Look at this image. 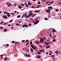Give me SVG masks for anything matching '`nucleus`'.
I'll return each mask as SVG.
<instances>
[{
	"mask_svg": "<svg viewBox=\"0 0 61 61\" xmlns=\"http://www.w3.org/2000/svg\"><path fill=\"white\" fill-rule=\"evenodd\" d=\"M32 5V3L31 2H30L29 1H28V4L27 5H26L25 6L26 7H28L29 6V5Z\"/></svg>",
	"mask_w": 61,
	"mask_h": 61,
	"instance_id": "obj_1",
	"label": "nucleus"
},
{
	"mask_svg": "<svg viewBox=\"0 0 61 61\" xmlns=\"http://www.w3.org/2000/svg\"><path fill=\"white\" fill-rule=\"evenodd\" d=\"M44 40L43 38H42L41 39H40V42L41 43H43V42L44 41Z\"/></svg>",
	"mask_w": 61,
	"mask_h": 61,
	"instance_id": "obj_2",
	"label": "nucleus"
},
{
	"mask_svg": "<svg viewBox=\"0 0 61 61\" xmlns=\"http://www.w3.org/2000/svg\"><path fill=\"white\" fill-rule=\"evenodd\" d=\"M27 14H25H25H23V15H22V18H23L24 17H25V16H27Z\"/></svg>",
	"mask_w": 61,
	"mask_h": 61,
	"instance_id": "obj_3",
	"label": "nucleus"
},
{
	"mask_svg": "<svg viewBox=\"0 0 61 61\" xmlns=\"http://www.w3.org/2000/svg\"><path fill=\"white\" fill-rule=\"evenodd\" d=\"M28 26V25H23V26H22V27L23 28H24V27H27Z\"/></svg>",
	"mask_w": 61,
	"mask_h": 61,
	"instance_id": "obj_4",
	"label": "nucleus"
},
{
	"mask_svg": "<svg viewBox=\"0 0 61 61\" xmlns=\"http://www.w3.org/2000/svg\"><path fill=\"white\" fill-rule=\"evenodd\" d=\"M3 18H5V19H7L8 18L7 16L5 15H4L3 17Z\"/></svg>",
	"mask_w": 61,
	"mask_h": 61,
	"instance_id": "obj_5",
	"label": "nucleus"
},
{
	"mask_svg": "<svg viewBox=\"0 0 61 61\" xmlns=\"http://www.w3.org/2000/svg\"><path fill=\"white\" fill-rule=\"evenodd\" d=\"M45 11L46 13H48L50 12L51 10H49L48 9L47 10H46Z\"/></svg>",
	"mask_w": 61,
	"mask_h": 61,
	"instance_id": "obj_6",
	"label": "nucleus"
},
{
	"mask_svg": "<svg viewBox=\"0 0 61 61\" xmlns=\"http://www.w3.org/2000/svg\"><path fill=\"white\" fill-rule=\"evenodd\" d=\"M33 14V13H31L28 15L29 16V17L31 16Z\"/></svg>",
	"mask_w": 61,
	"mask_h": 61,
	"instance_id": "obj_7",
	"label": "nucleus"
},
{
	"mask_svg": "<svg viewBox=\"0 0 61 61\" xmlns=\"http://www.w3.org/2000/svg\"><path fill=\"white\" fill-rule=\"evenodd\" d=\"M30 51L32 52V53H33L34 52L33 50V49L32 48L30 49Z\"/></svg>",
	"mask_w": 61,
	"mask_h": 61,
	"instance_id": "obj_8",
	"label": "nucleus"
},
{
	"mask_svg": "<svg viewBox=\"0 0 61 61\" xmlns=\"http://www.w3.org/2000/svg\"><path fill=\"white\" fill-rule=\"evenodd\" d=\"M40 12V10H36L34 12L35 13H38Z\"/></svg>",
	"mask_w": 61,
	"mask_h": 61,
	"instance_id": "obj_9",
	"label": "nucleus"
},
{
	"mask_svg": "<svg viewBox=\"0 0 61 61\" xmlns=\"http://www.w3.org/2000/svg\"><path fill=\"white\" fill-rule=\"evenodd\" d=\"M31 47L33 49H34V46L33 45H31Z\"/></svg>",
	"mask_w": 61,
	"mask_h": 61,
	"instance_id": "obj_10",
	"label": "nucleus"
},
{
	"mask_svg": "<svg viewBox=\"0 0 61 61\" xmlns=\"http://www.w3.org/2000/svg\"><path fill=\"white\" fill-rule=\"evenodd\" d=\"M7 57H5L4 58V60L5 61H6L7 60Z\"/></svg>",
	"mask_w": 61,
	"mask_h": 61,
	"instance_id": "obj_11",
	"label": "nucleus"
},
{
	"mask_svg": "<svg viewBox=\"0 0 61 61\" xmlns=\"http://www.w3.org/2000/svg\"><path fill=\"white\" fill-rule=\"evenodd\" d=\"M41 53L40 51H38V53L37 54L38 55H41Z\"/></svg>",
	"mask_w": 61,
	"mask_h": 61,
	"instance_id": "obj_12",
	"label": "nucleus"
},
{
	"mask_svg": "<svg viewBox=\"0 0 61 61\" xmlns=\"http://www.w3.org/2000/svg\"><path fill=\"white\" fill-rule=\"evenodd\" d=\"M41 6V5H37V8H38L39 7H40Z\"/></svg>",
	"mask_w": 61,
	"mask_h": 61,
	"instance_id": "obj_13",
	"label": "nucleus"
},
{
	"mask_svg": "<svg viewBox=\"0 0 61 61\" xmlns=\"http://www.w3.org/2000/svg\"><path fill=\"white\" fill-rule=\"evenodd\" d=\"M42 32H41L40 33V34L41 35V36L43 35V33Z\"/></svg>",
	"mask_w": 61,
	"mask_h": 61,
	"instance_id": "obj_14",
	"label": "nucleus"
},
{
	"mask_svg": "<svg viewBox=\"0 0 61 61\" xmlns=\"http://www.w3.org/2000/svg\"><path fill=\"white\" fill-rule=\"evenodd\" d=\"M18 8L19 9H21L22 8V7L21 6H19L18 7Z\"/></svg>",
	"mask_w": 61,
	"mask_h": 61,
	"instance_id": "obj_15",
	"label": "nucleus"
},
{
	"mask_svg": "<svg viewBox=\"0 0 61 61\" xmlns=\"http://www.w3.org/2000/svg\"><path fill=\"white\" fill-rule=\"evenodd\" d=\"M52 31H53V32H56V31L55 30L53 29L52 30Z\"/></svg>",
	"mask_w": 61,
	"mask_h": 61,
	"instance_id": "obj_16",
	"label": "nucleus"
},
{
	"mask_svg": "<svg viewBox=\"0 0 61 61\" xmlns=\"http://www.w3.org/2000/svg\"><path fill=\"white\" fill-rule=\"evenodd\" d=\"M36 14H35L33 15H32L31 16L32 17H33L35 16H36Z\"/></svg>",
	"mask_w": 61,
	"mask_h": 61,
	"instance_id": "obj_17",
	"label": "nucleus"
},
{
	"mask_svg": "<svg viewBox=\"0 0 61 61\" xmlns=\"http://www.w3.org/2000/svg\"><path fill=\"white\" fill-rule=\"evenodd\" d=\"M29 40H26L25 42L28 43L29 42Z\"/></svg>",
	"mask_w": 61,
	"mask_h": 61,
	"instance_id": "obj_18",
	"label": "nucleus"
},
{
	"mask_svg": "<svg viewBox=\"0 0 61 61\" xmlns=\"http://www.w3.org/2000/svg\"><path fill=\"white\" fill-rule=\"evenodd\" d=\"M4 31H7V30L6 29H5L4 30Z\"/></svg>",
	"mask_w": 61,
	"mask_h": 61,
	"instance_id": "obj_19",
	"label": "nucleus"
},
{
	"mask_svg": "<svg viewBox=\"0 0 61 61\" xmlns=\"http://www.w3.org/2000/svg\"><path fill=\"white\" fill-rule=\"evenodd\" d=\"M38 58H41V56H40V55H38L37 56Z\"/></svg>",
	"mask_w": 61,
	"mask_h": 61,
	"instance_id": "obj_20",
	"label": "nucleus"
},
{
	"mask_svg": "<svg viewBox=\"0 0 61 61\" xmlns=\"http://www.w3.org/2000/svg\"><path fill=\"white\" fill-rule=\"evenodd\" d=\"M49 8L50 9H53L52 7H51V6H49Z\"/></svg>",
	"mask_w": 61,
	"mask_h": 61,
	"instance_id": "obj_21",
	"label": "nucleus"
},
{
	"mask_svg": "<svg viewBox=\"0 0 61 61\" xmlns=\"http://www.w3.org/2000/svg\"><path fill=\"white\" fill-rule=\"evenodd\" d=\"M39 22V21L38 20H37V21H36V23L37 24H38V23Z\"/></svg>",
	"mask_w": 61,
	"mask_h": 61,
	"instance_id": "obj_22",
	"label": "nucleus"
},
{
	"mask_svg": "<svg viewBox=\"0 0 61 61\" xmlns=\"http://www.w3.org/2000/svg\"><path fill=\"white\" fill-rule=\"evenodd\" d=\"M7 15V16H8V17H10V16H11V15H9V14H7L6 15Z\"/></svg>",
	"mask_w": 61,
	"mask_h": 61,
	"instance_id": "obj_23",
	"label": "nucleus"
},
{
	"mask_svg": "<svg viewBox=\"0 0 61 61\" xmlns=\"http://www.w3.org/2000/svg\"><path fill=\"white\" fill-rule=\"evenodd\" d=\"M29 17V15H27L25 17V18H28L29 17Z\"/></svg>",
	"mask_w": 61,
	"mask_h": 61,
	"instance_id": "obj_24",
	"label": "nucleus"
},
{
	"mask_svg": "<svg viewBox=\"0 0 61 61\" xmlns=\"http://www.w3.org/2000/svg\"><path fill=\"white\" fill-rule=\"evenodd\" d=\"M21 5L23 6H24V4H21Z\"/></svg>",
	"mask_w": 61,
	"mask_h": 61,
	"instance_id": "obj_25",
	"label": "nucleus"
},
{
	"mask_svg": "<svg viewBox=\"0 0 61 61\" xmlns=\"http://www.w3.org/2000/svg\"><path fill=\"white\" fill-rule=\"evenodd\" d=\"M20 16H21L20 15H19L17 16V18H19L20 17Z\"/></svg>",
	"mask_w": 61,
	"mask_h": 61,
	"instance_id": "obj_26",
	"label": "nucleus"
},
{
	"mask_svg": "<svg viewBox=\"0 0 61 61\" xmlns=\"http://www.w3.org/2000/svg\"><path fill=\"white\" fill-rule=\"evenodd\" d=\"M59 9H56V12H58L59 10Z\"/></svg>",
	"mask_w": 61,
	"mask_h": 61,
	"instance_id": "obj_27",
	"label": "nucleus"
},
{
	"mask_svg": "<svg viewBox=\"0 0 61 61\" xmlns=\"http://www.w3.org/2000/svg\"><path fill=\"white\" fill-rule=\"evenodd\" d=\"M20 25V24L19 23H17L16 24V25L18 26Z\"/></svg>",
	"mask_w": 61,
	"mask_h": 61,
	"instance_id": "obj_28",
	"label": "nucleus"
},
{
	"mask_svg": "<svg viewBox=\"0 0 61 61\" xmlns=\"http://www.w3.org/2000/svg\"><path fill=\"white\" fill-rule=\"evenodd\" d=\"M56 41V40L55 39H54L53 40V42H55Z\"/></svg>",
	"mask_w": 61,
	"mask_h": 61,
	"instance_id": "obj_29",
	"label": "nucleus"
},
{
	"mask_svg": "<svg viewBox=\"0 0 61 61\" xmlns=\"http://www.w3.org/2000/svg\"><path fill=\"white\" fill-rule=\"evenodd\" d=\"M36 41V43H37V44H40L39 42H38V41Z\"/></svg>",
	"mask_w": 61,
	"mask_h": 61,
	"instance_id": "obj_30",
	"label": "nucleus"
},
{
	"mask_svg": "<svg viewBox=\"0 0 61 61\" xmlns=\"http://www.w3.org/2000/svg\"><path fill=\"white\" fill-rule=\"evenodd\" d=\"M13 21V20H11L9 21V23H11Z\"/></svg>",
	"mask_w": 61,
	"mask_h": 61,
	"instance_id": "obj_31",
	"label": "nucleus"
},
{
	"mask_svg": "<svg viewBox=\"0 0 61 61\" xmlns=\"http://www.w3.org/2000/svg\"><path fill=\"white\" fill-rule=\"evenodd\" d=\"M30 44H31V45H32V41H30Z\"/></svg>",
	"mask_w": 61,
	"mask_h": 61,
	"instance_id": "obj_32",
	"label": "nucleus"
},
{
	"mask_svg": "<svg viewBox=\"0 0 61 61\" xmlns=\"http://www.w3.org/2000/svg\"><path fill=\"white\" fill-rule=\"evenodd\" d=\"M29 26H30L31 25V23L29 24V25H28Z\"/></svg>",
	"mask_w": 61,
	"mask_h": 61,
	"instance_id": "obj_33",
	"label": "nucleus"
},
{
	"mask_svg": "<svg viewBox=\"0 0 61 61\" xmlns=\"http://www.w3.org/2000/svg\"><path fill=\"white\" fill-rule=\"evenodd\" d=\"M9 5L10 6H11L12 5V4L11 3H9Z\"/></svg>",
	"mask_w": 61,
	"mask_h": 61,
	"instance_id": "obj_34",
	"label": "nucleus"
},
{
	"mask_svg": "<svg viewBox=\"0 0 61 61\" xmlns=\"http://www.w3.org/2000/svg\"><path fill=\"white\" fill-rule=\"evenodd\" d=\"M50 47V46H47L46 48L47 49H48V48H49Z\"/></svg>",
	"mask_w": 61,
	"mask_h": 61,
	"instance_id": "obj_35",
	"label": "nucleus"
},
{
	"mask_svg": "<svg viewBox=\"0 0 61 61\" xmlns=\"http://www.w3.org/2000/svg\"><path fill=\"white\" fill-rule=\"evenodd\" d=\"M37 24V23L36 22H35L34 23V25H36V24Z\"/></svg>",
	"mask_w": 61,
	"mask_h": 61,
	"instance_id": "obj_36",
	"label": "nucleus"
},
{
	"mask_svg": "<svg viewBox=\"0 0 61 61\" xmlns=\"http://www.w3.org/2000/svg\"><path fill=\"white\" fill-rule=\"evenodd\" d=\"M15 41H12L11 42V43H15Z\"/></svg>",
	"mask_w": 61,
	"mask_h": 61,
	"instance_id": "obj_37",
	"label": "nucleus"
},
{
	"mask_svg": "<svg viewBox=\"0 0 61 61\" xmlns=\"http://www.w3.org/2000/svg\"><path fill=\"white\" fill-rule=\"evenodd\" d=\"M9 45L8 44H6L5 45V46H8Z\"/></svg>",
	"mask_w": 61,
	"mask_h": 61,
	"instance_id": "obj_38",
	"label": "nucleus"
},
{
	"mask_svg": "<svg viewBox=\"0 0 61 61\" xmlns=\"http://www.w3.org/2000/svg\"><path fill=\"white\" fill-rule=\"evenodd\" d=\"M44 20H48V19L46 18H44Z\"/></svg>",
	"mask_w": 61,
	"mask_h": 61,
	"instance_id": "obj_39",
	"label": "nucleus"
},
{
	"mask_svg": "<svg viewBox=\"0 0 61 61\" xmlns=\"http://www.w3.org/2000/svg\"><path fill=\"white\" fill-rule=\"evenodd\" d=\"M27 54L26 53L25 54V56H26V57H27Z\"/></svg>",
	"mask_w": 61,
	"mask_h": 61,
	"instance_id": "obj_40",
	"label": "nucleus"
},
{
	"mask_svg": "<svg viewBox=\"0 0 61 61\" xmlns=\"http://www.w3.org/2000/svg\"><path fill=\"white\" fill-rule=\"evenodd\" d=\"M58 4L59 5H61V2H60L58 3Z\"/></svg>",
	"mask_w": 61,
	"mask_h": 61,
	"instance_id": "obj_41",
	"label": "nucleus"
},
{
	"mask_svg": "<svg viewBox=\"0 0 61 61\" xmlns=\"http://www.w3.org/2000/svg\"><path fill=\"white\" fill-rule=\"evenodd\" d=\"M38 4H41V3L40 2H38Z\"/></svg>",
	"mask_w": 61,
	"mask_h": 61,
	"instance_id": "obj_42",
	"label": "nucleus"
},
{
	"mask_svg": "<svg viewBox=\"0 0 61 61\" xmlns=\"http://www.w3.org/2000/svg\"><path fill=\"white\" fill-rule=\"evenodd\" d=\"M32 10H30V11H29V12L30 13H32Z\"/></svg>",
	"mask_w": 61,
	"mask_h": 61,
	"instance_id": "obj_43",
	"label": "nucleus"
},
{
	"mask_svg": "<svg viewBox=\"0 0 61 61\" xmlns=\"http://www.w3.org/2000/svg\"><path fill=\"white\" fill-rule=\"evenodd\" d=\"M29 44V43H27L26 44V45L27 46Z\"/></svg>",
	"mask_w": 61,
	"mask_h": 61,
	"instance_id": "obj_44",
	"label": "nucleus"
},
{
	"mask_svg": "<svg viewBox=\"0 0 61 61\" xmlns=\"http://www.w3.org/2000/svg\"><path fill=\"white\" fill-rule=\"evenodd\" d=\"M58 51H57L55 52V53H56V54H57L58 53Z\"/></svg>",
	"mask_w": 61,
	"mask_h": 61,
	"instance_id": "obj_45",
	"label": "nucleus"
},
{
	"mask_svg": "<svg viewBox=\"0 0 61 61\" xmlns=\"http://www.w3.org/2000/svg\"><path fill=\"white\" fill-rule=\"evenodd\" d=\"M25 40H23L22 41H21V42H25Z\"/></svg>",
	"mask_w": 61,
	"mask_h": 61,
	"instance_id": "obj_46",
	"label": "nucleus"
},
{
	"mask_svg": "<svg viewBox=\"0 0 61 61\" xmlns=\"http://www.w3.org/2000/svg\"><path fill=\"white\" fill-rule=\"evenodd\" d=\"M50 37H52V35L51 34H50Z\"/></svg>",
	"mask_w": 61,
	"mask_h": 61,
	"instance_id": "obj_47",
	"label": "nucleus"
},
{
	"mask_svg": "<svg viewBox=\"0 0 61 61\" xmlns=\"http://www.w3.org/2000/svg\"><path fill=\"white\" fill-rule=\"evenodd\" d=\"M8 13V12H5L4 13L5 14H7Z\"/></svg>",
	"mask_w": 61,
	"mask_h": 61,
	"instance_id": "obj_48",
	"label": "nucleus"
},
{
	"mask_svg": "<svg viewBox=\"0 0 61 61\" xmlns=\"http://www.w3.org/2000/svg\"><path fill=\"white\" fill-rule=\"evenodd\" d=\"M48 3H49V2L48 1H47V2L46 3V4H48Z\"/></svg>",
	"mask_w": 61,
	"mask_h": 61,
	"instance_id": "obj_49",
	"label": "nucleus"
},
{
	"mask_svg": "<svg viewBox=\"0 0 61 61\" xmlns=\"http://www.w3.org/2000/svg\"><path fill=\"white\" fill-rule=\"evenodd\" d=\"M3 22V21H2L1 22V23H0V24L1 25L2 24V23Z\"/></svg>",
	"mask_w": 61,
	"mask_h": 61,
	"instance_id": "obj_50",
	"label": "nucleus"
},
{
	"mask_svg": "<svg viewBox=\"0 0 61 61\" xmlns=\"http://www.w3.org/2000/svg\"><path fill=\"white\" fill-rule=\"evenodd\" d=\"M4 29V28L3 27H1V29Z\"/></svg>",
	"mask_w": 61,
	"mask_h": 61,
	"instance_id": "obj_51",
	"label": "nucleus"
},
{
	"mask_svg": "<svg viewBox=\"0 0 61 61\" xmlns=\"http://www.w3.org/2000/svg\"><path fill=\"white\" fill-rule=\"evenodd\" d=\"M43 51V50H39V51H40V52H41V51Z\"/></svg>",
	"mask_w": 61,
	"mask_h": 61,
	"instance_id": "obj_52",
	"label": "nucleus"
},
{
	"mask_svg": "<svg viewBox=\"0 0 61 61\" xmlns=\"http://www.w3.org/2000/svg\"><path fill=\"white\" fill-rule=\"evenodd\" d=\"M45 51L44 50H42V52H44Z\"/></svg>",
	"mask_w": 61,
	"mask_h": 61,
	"instance_id": "obj_53",
	"label": "nucleus"
},
{
	"mask_svg": "<svg viewBox=\"0 0 61 61\" xmlns=\"http://www.w3.org/2000/svg\"><path fill=\"white\" fill-rule=\"evenodd\" d=\"M27 4L26 3H25L24 4V5H27Z\"/></svg>",
	"mask_w": 61,
	"mask_h": 61,
	"instance_id": "obj_54",
	"label": "nucleus"
},
{
	"mask_svg": "<svg viewBox=\"0 0 61 61\" xmlns=\"http://www.w3.org/2000/svg\"><path fill=\"white\" fill-rule=\"evenodd\" d=\"M34 6H32L31 7V8H34Z\"/></svg>",
	"mask_w": 61,
	"mask_h": 61,
	"instance_id": "obj_55",
	"label": "nucleus"
},
{
	"mask_svg": "<svg viewBox=\"0 0 61 61\" xmlns=\"http://www.w3.org/2000/svg\"><path fill=\"white\" fill-rule=\"evenodd\" d=\"M51 56V57H54V56H55V55H52V56Z\"/></svg>",
	"mask_w": 61,
	"mask_h": 61,
	"instance_id": "obj_56",
	"label": "nucleus"
},
{
	"mask_svg": "<svg viewBox=\"0 0 61 61\" xmlns=\"http://www.w3.org/2000/svg\"><path fill=\"white\" fill-rule=\"evenodd\" d=\"M27 56L28 57H30V55L29 54H28L27 55Z\"/></svg>",
	"mask_w": 61,
	"mask_h": 61,
	"instance_id": "obj_57",
	"label": "nucleus"
},
{
	"mask_svg": "<svg viewBox=\"0 0 61 61\" xmlns=\"http://www.w3.org/2000/svg\"><path fill=\"white\" fill-rule=\"evenodd\" d=\"M37 18V19H40V18L39 17H38V18Z\"/></svg>",
	"mask_w": 61,
	"mask_h": 61,
	"instance_id": "obj_58",
	"label": "nucleus"
},
{
	"mask_svg": "<svg viewBox=\"0 0 61 61\" xmlns=\"http://www.w3.org/2000/svg\"><path fill=\"white\" fill-rule=\"evenodd\" d=\"M34 49H33L34 50L35 49H36V47H34Z\"/></svg>",
	"mask_w": 61,
	"mask_h": 61,
	"instance_id": "obj_59",
	"label": "nucleus"
},
{
	"mask_svg": "<svg viewBox=\"0 0 61 61\" xmlns=\"http://www.w3.org/2000/svg\"><path fill=\"white\" fill-rule=\"evenodd\" d=\"M43 46L42 45H41L40 46V47H43Z\"/></svg>",
	"mask_w": 61,
	"mask_h": 61,
	"instance_id": "obj_60",
	"label": "nucleus"
},
{
	"mask_svg": "<svg viewBox=\"0 0 61 61\" xmlns=\"http://www.w3.org/2000/svg\"><path fill=\"white\" fill-rule=\"evenodd\" d=\"M15 13H17V11H15L14 12Z\"/></svg>",
	"mask_w": 61,
	"mask_h": 61,
	"instance_id": "obj_61",
	"label": "nucleus"
},
{
	"mask_svg": "<svg viewBox=\"0 0 61 61\" xmlns=\"http://www.w3.org/2000/svg\"><path fill=\"white\" fill-rule=\"evenodd\" d=\"M10 14L12 15H13V13H10Z\"/></svg>",
	"mask_w": 61,
	"mask_h": 61,
	"instance_id": "obj_62",
	"label": "nucleus"
},
{
	"mask_svg": "<svg viewBox=\"0 0 61 61\" xmlns=\"http://www.w3.org/2000/svg\"><path fill=\"white\" fill-rule=\"evenodd\" d=\"M7 5L9 6V7L10 6L9 5V4H7Z\"/></svg>",
	"mask_w": 61,
	"mask_h": 61,
	"instance_id": "obj_63",
	"label": "nucleus"
},
{
	"mask_svg": "<svg viewBox=\"0 0 61 61\" xmlns=\"http://www.w3.org/2000/svg\"><path fill=\"white\" fill-rule=\"evenodd\" d=\"M49 41H50V40H48L47 41V42H49Z\"/></svg>",
	"mask_w": 61,
	"mask_h": 61,
	"instance_id": "obj_64",
	"label": "nucleus"
}]
</instances>
